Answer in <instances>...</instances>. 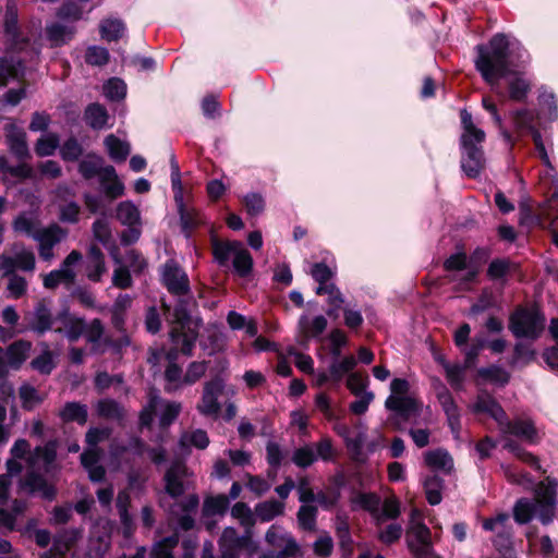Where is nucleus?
<instances>
[{
  "instance_id": "1a4fd4ad",
  "label": "nucleus",
  "mask_w": 558,
  "mask_h": 558,
  "mask_svg": "<svg viewBox=\"0 0 558 558\" xmlns=\"http://www.w3.org/2000/svg\"><path fill=\"white\" fill-rule=\"evenodd\" d=\"M181 409V403L162 400L155 391H150L149 401L140 415L141 425H150L154 420V415L159 413L160 425L165 428L178 417Z\"/></svg>"
},
{
  "instance_id": "e433bc0d",
  "label": "nucleus",
  "mask_w": 558,
  "mask_h": 558,
  "mask_svg": "<svg viewBox=\"0 0 558 558\" xmlns=\"http://www.w3.org/2000/svg\"><path fill=\"white\" fill-rule=\"evenodd\" d=\"M14 398V388L11 384L3 383L0 385V445L5 444L9 439V433L4 428L3 423L7 418L5 403Z\"/></svg>"
},
{
  "instance_id": "0eeeda50",
  "label": "nucleus",
  "mask_w": 558,
  "mask_h": 558,
  "mask_svg": "<svg viewBox=\"0 0 558 558\" xmlns=\"http://www.w3.org/2000/svg\"><path fill=\"white\" fill-rule=\"evenodd\" d=\"M213 253L220 266H226L230 258L235 272L246 277L253 268V258L250 252L239 241H213Z\"/></svg>"
},
{
  "instance_id": "8fccbe9b",
  "label": "nucleus",
  "mask_w": 558,
  "mask_h": 558,
  "mask_svg": "<svg viewBox=\"0 0 558 558\" xmlns=\"http://www.w3.org/2000/svg\"><path fill=\"white\" fill-rule=\"evenodd\" d=\"M283 511V504L277 501V500H268L258 504L255 507V514L257 518H259L263 522L271 521L274 518L282 513Z\"/></svg>"
},
{
  "instance_id": "72a5a7b5",
  "label": "nucleus",
  "mask_w": 558,
  "mask_h": 558,
  "mask_svg": "<svg viewBox=\"0 0 558 558\" xmlns=\"http://www.w3.org/2000/svg\"><path fill=\"white\" fill-rule=\"evenodd\" d=\"M102 157L94 154L85 156L78 163V172L86 180L97 177L101 178V172L105 169Z\"/></svg>"
},
{
  "instance_id": "37998d69",
  "label": "nucleus",
  "mask_w": 558,
  "mask_h": 558,
  "mask_svg": "<svg viewBox=\"0 0 558 558\" xmlns=\"http://www.w3.org/2000/svg\"><path fill=\"white\" fill-rule=\"evenodd\" d=\"M118 220L126 225H141V214L135 204L130 201L121 202L117 207Z\"/></svg>"
},
{
  "instance_id": "774afa93",
  "label": "nucleus",
  "mask_w": 558,
  "mask_h": 558,
  "mask_svg": "<svg viewBox=\"0 0 558 558\" xmlns=\"http://www.w3.org/2000/svg\"><path fill=\"white\" fill-rule=\"evenodd\" d=\"M515 269V265L508 259H495L489 264L487 274L492 279H500Z\"/></svg>"
},
{
  "instance_id": "69168bd1",
  "label": "nucleus",
  "mask_w": 558,
  "mask_h": 558,
  "mask_svg": "<svg viewBox=\"0 0 558 558\" xmlns=\"http://www.w3.org/2000/svg\"><path fill=\"white\" fill-rule=\"evenodd\" d=\"M104 94L110 100H120L124 98L126 94L125 83L117 77L110 78L104 85Z\"/></svg>"
},
{
  "instance_id": "052dcab7",
  "label": "nucleus",
  "mask_w": 558,
  "mask_h": 558,
  "mask_svg": "<svg viewBox=\"0 0 558 558\" xmlns=\"http://www.w3.org/2000/svg\"><path fill=\"white\" fill-rule=\"evenodd\" d=\"M179 536L173 534L156 543L153 547V558H173L172 549L178 545Z\"/></svg>"
},
{
  "instance_id": "2eb2a0df",
  "label": "nucleus",
  "mask_w": 558,
  "mask_h": 558,
  "mask_svg": "<svg viewBox=\"0 0 558 558\" xmlns=\"http://www.w3.org/2000/svg\"><path fill=\"white\" fill-rule=\"evenodd\" d=\"M162 282L170 293L177 295L185 294L190 289L185 271L174 260H168L163 265Z\"/></svg>"
},
{
  "instance_id": "79ce46f5",
  "label": "nucleus",
  "mask_w": 558,
  "mask_h": 558,
  "mask_svg": "<svg viewBox=\"0 0 558 558\" xmlns=\"http://www.w3.org/2000/svg\"><path fill=\"white\" fill-rule=\"evenodd\" d=\"M110 158L117 162L124 161L130 154V145L116 137L114 135H108L105 140Z\"/></svg>"
},
{
  "instance_id": "4c0bfd02",
  "label": "nucleus",
  "mask_w": 558,
  "mask_h": 558,
  "mask_svg": "<svg viewBox=\"0 0 558 558\" xmlns=\"http://www.w3.org/2000/svg\"><path fill=\"white\" fill-rule=\"evenodd\" d=\"M316 293L318 295L327 294L328 295V303L330 305V308L327 311V315L330 317H338V311L341 308L342 304L344 303V298L340 290L335 286H322L317 287Z\"/></svg>"
},
{
  "instance_id": "bb28decb",
  "label": "nucleus",
  "mask_w": 558,
  "mask_h": 558,
  "mask_svg": "<svg viewBox=\"0 0 558 558\" xmlns=\"http://www.w3.org/2000/svg\"><path fill=\"white\" fill-rule=\"evenodd\" d=\"M7 143L10 151L20 160H24L29 156V149L26 143V133L10 125L7 133Z\"/></svg>"
},
{
  "instance_id": "aec40b11",
  "label": "nucleus",
  "mask_w": 558,
  "mask_h": 558,
  "mask_svg": "<svg viewBox=\"0 0 558 558\" xmlns=\"http://www.w3.org/2000/svg\"><path fill=\"white\" fill-rule=\"evenodd\" d=\"M470 410L474 414L489 415L498 423V426L501 425L507 416L500 404L487 392L478 393L475 402L470 405Z\"/></svg>"
},
{
  "instance_id": "0e129e2a",
  "label": "nucleus",
  "mask_w": 558,
  "mask_h": 558,
  "mask_svg": "<svg viewBox=\"0 0 558 558\" xmlns=\"http://www.w3.org/2000/svg\"><path fill=\"white\" fill-rule=\"evenodd\" d=\"M59 145V137L56 134H47L40 137L35 146V151L40 157L51 156Z\"/></svg>"
},
{
  "instance_id": "c756f323",
  "label": "nucleus",
  "mask_w": 558,
  "mask_h": 558,
  "mask_svg": "<svg viewBox=\"0 0 558 558\" xmlns=\"http://www.w3.org/2000/svg\"><path fill=\"white\" fill-rule=\"evenodd\" d=\"M107 268L105 257L100 248L92 246L88 252L86 262V276L90 281L99 282Z\"/></svg>"
},
{
  "instance_id": "bf43d9fd",
  "label": "nucleus",
  "mask_w": 558,
  "mask_h": 558,
  "mask_svg": "<svg viewBox=\"0 0 558 558\" xmlns=\"http://www.w3.org/2000/svg\"><path fill=\"white\" fill-rule=\"evenodd\" d=\"M209 444L207 433L203 429H195L182 434L180 445L182 447L194 446L197 449H205Z\"/></svg>"
},
{
  "instance_id": "f704fd0d",
  "label": "nucleus",
  "mask_w": 558,
  "mask_h": 558,
  "mask_svg": "<svg viewBox=\"0 0 558 558\" xmlns=\"http://www.w3.org/2000/svg\"><path fill=\"white\" fill-rule=\"evenodd\" d=\"M425 463L433 470L450 472L453 468V461L450 454L442 450L436 449L425 452L424 454Z\"/></svg>"
},
{
  "instance_id": "412c9836",
  "label": "nucleus",
  "mask_w": 558,
  "mask_h": 558,
  "mask_svg": "<svg viewBox=\"0 0 558 558\" xmlns=\"http://www.w3.org/2000/svg\"><path fill=\"white\" fill-rule=\"evenodd\" d=\"M437 399L446 413L448 425L452 433L459 434L461 428L460 411L451 393L445 386H440L437 391Z\"/></svg>"
},
{
  "instance_id": "58836bf2",
  "label": "nucleus",
  "mask_w": 558,
  "mask_h": 558,
  "mask_svg": "<svg viewBox=\"0 0 558 558\" xmlns=\"http://www.w3.org/2000/svg\"><path fill=\"white\" fill-rule=\"evenodd\" d=\"M63 422H76L84 425L87 422V407L78 402H68L60 411Z\"/></svg>"
},
{
  "instance_id": "6e6d98bb",
  "label": "nucleus",
  "mask_w": 558,
  "mask_h": 558,
  "mask_svg": "<svg viewBox=\"0 0 558 558\" xmlns=\"http://www.w3.org/2000/svg\"><path fill=\"white\" fill-rule=\"evenodd\" d=\"M231 515L240 522L244 530L252 531L255 517L246 504L236 502L231 509Z\"/></svg>"
},
{
  "instance_id": "4d7b16f0",
  "label": "nucleus",
  "mask_w": 558,
  "mask_h": 558,
  "mask_svg": "<svg viewBox=\"0 0 558 558\" xmlns=\"http://www.w3.org/2000/svg\"><path fill=\"white\" fill-rule=\"evenodd\" d=\"M504 447L513 453L519 460L531 465L535 470L541 471V464L538 462L537 457L533 456L531 452L526 451L522 447H520L515 441L511 439H507Z\"/></svg>"
},
{
  "instance_id": "f3484780",
  "label": "nucleus",
  "mask_w": 558,
  "mask_h": 558,
  "mask_svg": "<svg viewBox=\"0 0 558 558\" xmlns=\"http://www.w3.org/2000/svg\"><path fill=\"white\" fill-rule=\"evenodd\" d=\"M198 504V496L191 494L171 507V515L177 520L180 529L189 531L194 526L193 514L196 512Z\"/></svg>"
},
{
  "instance_id": "423d86ee",
  "label": "nucleus",
  "mask_w": 558,
  "mask_h": 558,
  "mask_svg": "<svg viewBox=\"0 0 558 558\" xmlns=\"http://www.w3.org/2000/svg\"><path fill=\"white\" fill-rule=\"evenodd\" d=\"M167 312V320L171 325L170 337L174 345L184 354H191L198 336L199 320L193 318L183 303H179L173 311L162 304Z\"/></svg>"
},
{
  "instance_id": "f8f14e48",
  "label": "nucleus",
  "mask_w": 558,
  "mask_h": 558,
  "mask_svg": "<svg viewBox=\"0 0 558 558\" xmlns=\"http://www.w3.org/2000/svg\"><path fill=\"white\" fill-rule=\"evenodd\" d=\"M225 387V380L220 377H215L204 384L202 398L196 405L202 415L218 417L221 410L219 397L222 395Z\"/></svg>"
},
{
  "instance_id": "a211bd4d",
  "label": "nucleus",
  "mask_w": 558,
  "mask_h": 558,
  "mask_svg": "<svg viewBox=\"0 0 558 558\" xmlns=\"http://www.w3.org/2000/svg\"><path fill=\"white\" fill-rule=\"evenodd\" d=\"M499 428L504 434L517 436L530 444L538 441L537 430L531 418L518 417L510 422L506 417Z\"/></svg>"
},
{
  "instance_id": "7ed1b4c3",
  "label": "nucleus",
  "mask_w": 558,
  "mask_h": 558,
  "mask_svg": "<svg viewBox=\"0 0 558 558\" xmlns=\"http://www.w3.org/2000/svg\"><path fill=\"white\" fill-rule=\"evenodd\" d=\"M557 487L558 482L551 477L539 482L535 487L534 499L521 498L515 502L514 520L524 524L536 515L544 524L551 522L555 517Z\"/></svg>"
},
{
  "instance_id": "f03ea898",
  "label": "nucleus",
  "mask_w": 558,
  "mask_h": 558,
  "mask_svg": "<svg viewBox=\"0 0 558 558\" xmlns=\"http://www.w3.org/2000/svg\"><path fill=\"white\" fill-rule=\"evenodd\" d=\"M57 440H49L43 446H37L31 451V446L25 439H17L11 448V454L15 459H25L29 471L20 480V489L32 495H39L44 499L52 500L56 497V487L36 470L45 474H52L58 471Z\"/></svg>"
},
{
  "instance_id": "9d476101",
  "label": "nucleus",
  "mask_w": 558,
  "mask_h": 558,
  "mask_svg": "<svg viewBox=\"0 0 558 558\" xmlns=\"http://www.w3.org/2000/svg\"><path fill=\"white\" fill-rule=\"evenodd\" d=\"M409 388L408 380L395 378L390 384L391 395L385 402L388 410L396 412L403 418H409L418 411L417 401L408 393Z\"/></svg>"
},
{
  "instance_id": "ea45409f",
  "label": "nucleus",
  "mask_w": 558,
  "mask_h": 558,
  "mask_svg": "<svg viewBox=\"0 0 558 558\" xmlns=\"http://www.w3.org/2000/svg\"><path fill=\"white\" fill-rule=\"evenodd\" d=\"M356 428V434L354 436H349L345 441V446L355 461H362L364 460L363 446L366 440V427L364 424L359 423Z\"/></svg>"
},
{
  "instance_id": "680f3d73",
  "label": "nucleus",
  "mask_w": 558,
  "mask_h": 558,
  "mask_svg": "<svg viewBox=\"0 0 558 558\" xmlns=\"http://www.w3.org/2000/svg\"><path fill=\"white\" fill-rule=\"evenodd\" d=\"M22 405L25 410H33L36 405L41 402V398L38 391L31 385L24 384L19 390Z\"/></svg>"
},
{
  "instance_id": "6ab92c4d",
  "label": "nucleus",
  "mask_w": 558,
  "mask_h": 558,
  "mask_svg": "<svg viewBox=\"0 0 558 558\" xmlns=\"http://www.w3.org/2000/svg\"><path fill=\"white\" fill-rule=\"evenodd\" d=\"M510 517L507 513H499L494 518L483 521V529L496 534L494 544L497 548H508L511 539V531L509 527Z\"/></svg>"
},
{
  "instance_id": "c9c22d12",
  "label": "nucleus",
  "mask_w": 558,
  "mask_h": 558,
  "mask_svg": "<svg viewBox=\"0 0 558 558\" xmlns=\"http://www.w3.org/2000/svg\"><path fill=\"white\" fill-rule=\"evenodd\" d=\"M356 359L353 355H347L341 360H333L329 365V373L331 381L339 385L342 378L356 366Z\"/></svg>"
},
{
  "instance_id": "5701e85b",
  "label": "nucleus",
  "mask_w": 558,
  "mask_h": 558,
  "mask_svg": "<svg viewBox=\"0 0 558 558\" xmlns=\"http://www.w3.org/2000/svg\"><path fill=\"white\" fill-rule=\"evenodd\" d=\"M56 319L52 318L51 312L45 301H40L36 304L29 318V328L43 335L53 328Z\"/></svg>"
},
{
  "instance_id": "cd10ccee",
  "label": "nucleus",
  "mask_w": 558,
  "mask_h": 558,
  "mask_svg": "<svg viewBox=\"0 0 558 558\" xmlns=\"http://www.w3.org/2000/svg\"><path fill=\"white\" fill-rule=\"evenodd\" d=\"M32 349V343L25 340H17L10 344L4 350V357L9 369H19L20 366L26 361L28 353Z\"/></svg>"
},
{
  "instance_id": "09e8293b",
  "label": "nucleus",
  "mask_w": 558,
  "mask_h": 558,
  "mask_svg": "<svg viewBox=\"0 0 558 558\" xmlns=\"http://www.w3.org/2000/svg\"><path fill=\"white\" fill-rule=\"evenodd\" d=\"M171 169H172L171 183H172V190L174 193V202L177 204L179 214H181L182 211H184L187 208L184 205L183 187H182L181 178H180V169H179V165L177 163L174 157L171 158Z\"/></svg>"
},
{
  "instance_id": "de8ad7c7",
  "label": "nucleus",
  "mask_w": 558,
  "mask_h": 558,
  "mask_svg": "<svg viewBox=\"0 0 558 558\" xmlns=\"http://www.w3.org/2000/svg\"><path fill=\"white\" fill-rule=\"evenodd\" d=\"M85 120L93 129H102L107 124L108 113L99 104H92L85 111Z\"/></svg>"
},
{
  "instance_id": "4be33fe9",
  "label": "nucleus",
  "mask_w": 558,
  "mask_h": 558,
  "mask_svg": "<svg viewBox=\"0 0 558 558\" xmlns=\"http://www.w3.org/2000/svg\"><path fill=\"white\" fill-rule=\"evenodd\" d=\"M56 322L60 323V326L56 327L54 331L64 332L65 337L72 342L84 333L85 322L68 312L59 314Z\"/></svg>"
},
{
  "instance_id": "864d4df0",
  "label": "nucleus",
  "mask_w": 558,
  "mask_h": 558,
  "mask_svg": "<svg viewBox=\"0 0 558 558\" xmlns=\"http://www.w3.org/2000/svg\"><path fill=\"white\" fill-rule=\"evenodd\" d=\"M410 533L416 537L420 544H428L429 529L422 522L421 513L416 509H413L411 513Z\"/></svg>"
},
{
  "instance_id": "e2e57ef3",
  "label": "nucleus",
  "mask_w": 558,
  "mask_h": 558,
  "mask_svg": "<svg viewBox=\"0 0 558 558\" xmlns=\"http://www.w3.org/2000/svg\"><path fill=\"white\" fill-rule=\"evenodd\" d=\"M535 117L529 110H518L513 113L514 126L522 132H529L533 135V131H537L534 126Z\"/></svg>"
},
{
  "instance_id": "2f4dec72",
  "label": "nucleus",
  "mask_w": 558,
  "mask_h": 558,
  "mask_svg": "<svg viewBox=\"0 0 558 558\" xmlns=\"http://www.w3.org/2000/svg\"><path fill=\"white\" fill-rule=\"evenodd\" d=\"M24 74L21 60L13 57L0 58V86H5L10 81L20 80Z\"/></svg>"
},
{
  "instance_id": "f257e3e1",
  "label": "nucleus",
  "mask_w": 558,
  "mask_h": 558,
  "mask_svg": "<svg viewBox=\"0 0 558 558\" xmlns=\"http://www.w3.org/2000/svg\"><path fill=\"white\" fill-rule=\"evenodd\" d=\"M475 68L496 93L500 92V80H507L509 95L513 100L525 98L529 84L520 74L526 62V51L521 44L505 34H496L486 45L476 47Z\"/></svg>"
},
{
  "instance_id": "a878e982",
  "label": "nucleus",
  "mask_w": 558,
  "mask_h": 558,
  "mask_svg": "<svg viewBox=\"0 0 558 558\" xmlns=\"http://www.w3.org/2000/svg\"><path fill=\"white\" fill-rule=\"evenodd\" d=\"M266 542L276 548H281L279 553H288V557L293 555L296 549V543L281 527L271 525L265 536Z\"/></svg>"
},
{
  "instance_id": "4468645a",
  "label": "nucleus",
  "mask_w": 558,
  "mask_h": 558,
  "mask_svg": "<svg viewBox=\"0 0 558 558\" xmlns=\"http://www.w3.org/2000/svg\"><path fill=\"white\" fill-rule=\"evenodd\" d=\"M66 236V231L59 225L53 223L47 228L39 229L34 234L38 242V253L41 259L50 262L53 258V247Z\"/></svg>"
},
{
  "instance_id": "c85d7f7f",
  "label": "nucleus",
  "mask_w": 558,
  "mask_h": 558,
  "mask_svg": "<svg viewBox=\"0 0 558 558\" xmlns=\"http://www.w3.org/2000/svg\"><path fill=\"white\" fill-rule=\"evenodd\" d=\"M110 256L116 264V268L112 275V284L120 289H128L132 287L133 280L130 269H128V266L124 264L122 257L120 256L118 247L113 246L110 250Z\"/></svg>"
},
{
  "instance_id": "a19ab883",
  "label": "nucleus",
  "mask_w": 558,
  "mask_h": 558,
  "mask_svg": "<svg viewBox=\"0 0 558 558\" xmlns=\"http://www.w3.org/2000/svg\"><path fill=\"white\" fill-rule=\"evenodd\" d=\"M179 215L182 230L185 233L186 238H190L192 232L199 226L206 223L205 216L199 210H196L194 208H187Z\"/></svg>"
},
{
  "instance_id": "338daca9",
  "label": "nucleus",
  "mask_w": 558,
  "mask_h": 558,
  "mask_svg": "<svg viewBox=\"0 0 558 558\" xmlns=\"http://www.w3.org/2000/svg\"><path fill=\"white\" fill-rule=\"evenodd\" d=\"M317 509L314 506L303 505L298 512V521L303 530L312 531L316 524Z\"/></svg>"
},
{
  "instance_id": "a18cd8bd",
  "label": "nucleus",
  "mask_w": 558,
  "mask_h": 558,
  "mask_svg": "<svg viewBox=\"0 0 558 558\" xmlns=\"http://www.w3.org/2000/svg\"><path fill=\"white\" fill-rule=\"evenodd\" d=\"M125 26L121 20L106 19L100 24V35L107 41L118 40L124 34Z\"/></svg>"
},
{
  "instance_id": "7c9ffc66",
  "label": "nucleus",
  "mask_w": 558,
  "mask_h": 558,
  "mask_svg": "<svg viewBox=\"0 0 558 558\" xmlns=\"http://www.w3.org/2000/svg\"><path fill=\"white\" fill-rule=\"evenodd\" d=\"M327 327V319L323 315L310 318L307 315H302L299 319V329L303 341L310 338L318 337L324 332Z\"/></svg>"
},
{
  "instance_id": "20e7f679",
  "label": "nucleus",
  "mask_w": 558,
  "mask_h": 558,
  "mask_svg": "<svg viewBox=\"0 0 558 558\" xmlns=\"http://www.w3.org/2000/svg\"><path fill=\"white\" fill-rule=\"evenodd\" d=\"M463 132L461 134V168L470 178H476L485 167L482 143L485 141V132L478 129L468 110L460 113Z\"/></svg>"
},
{
  "instance_id": "6e6552de",
  "label": "nucleus",
  "mask_w": 558,
  "mask_h": 558,
  "mask_svg": "<svg viewBox=\"0 0 558 558\" xmlns=\"http://www.w3.org/2000/svg\"><path fill=\"white\" fill-rule=\"evenodd\" d=\"M545 318L537 310L518 308L509 319V329L517 338L536 339L544 329Z\"/></svg>"
},
{
  "instance_id": "3c124183",
  "label": "nucleus",
  "mask_w": 558,
  "mask_h": 558,
  "mask_svg": "<svg viewBox=\"0 0 558 558\" xmlns=\"http://www.w3.org/2000/svg\"><path fill=\"white\" fill-rule=\"evenodd\" d=\"M229 497L226 495H217L207 497L203 505L205 515L223 514L229 507Z\"/></svg>"
},
{
  "instance_id": "39448f33",
  "label": "nucleus",
  "mask_w": 558,
  "mask_h": 558,
  "mask_svg": "<svg viewBox=\"0 0 558 558\" xmlns=\"http://www.w3.org/2000/svg\"><path fill=\"white\" fill-rule=\"evenodd\" d=\"M145 452L155 464L166 461V450L162 447L146 448L142 439L136 436L114 437L109 445V464L118 470L124 465H131L134 457H142Z\"/></svg>"
},
{
  "instance_id": "473e14b6",
  "label": "nucleus",
  "mask_w": 558,
  "mask_h": 558,
  "mask_svg": "<svg viewBox=\"0 0 558 558\" xmlns=\"http://www.w3.org/2000/svg\"><path fill=\"white\" fill-rule=\"evenodd\" d=\"M78 536L80 532L77 530L63 531L58 534L53 539L50 556L52 558H62L74 545Z\"/></svg>"
},
{
  "instance_id": "9b49d317",
  "label": "nucleus",
  "mask_w": 558,
  "mask_h": 558,
  "mask_svg": "<svg viewBox=\"0 0 558 558\" xmlns=\"http://www.w3.org/2000/svg\"><path fill=\"white\" fill-rule=\"evenodd\" d=\"M254 543L253 531L245 530L239 535L234 527L227 526L218 541L221 558H240L241 550L247 555L254 549Z\"/></svg>"
},
{
  "instance_id": "c03bdc74",
  "label": "nucleus",
  "mask_w": 558,
  "mask_h": 558,
  "mask_svg": "<svg viewBox=\"0 0 558 558\" xmlns=\"http://www.w3.org/2000/svg\"><path fill=\"white\" fill-rule=\"evenodd\" d=\"M183 376L184 374H182L181 367L174 363H170L165 371V390L168 393H172L183 388L185 386V383H183Z\"/></svg>"
},
{
  "instance_id": "393cba45",
  "label": "nucleus",
  "mask_w": 558,
  "mask_h": 558,
  "mask_svg": "<svg viewBox=\"0 0 558 558\" xmlns=\"http://www.w3.org/2000/svg\"><path fill=\"white\" fill-rule=\"evenodd\" d=\"M101 450L99 448L87 447L81 454V463L93 482H101L106 474L105 468L99 464Z\"/></svg>"
},
{
  "instance_id": "b1692460",
  "label": "nucleus",
  "mask_w": 558,
  "mask_h": 558,
  "mask_svg": "<svg viewBox=\"0 0 558 558\" xmlns=\"http://www.w3.org/2000/svg\"><path fill=\"white\" fill-rule=\"evenodd\" d=\"M106 197L116 199L124 194V184L112 166H106L98 180Z\"/></svg>"
},
{
  "instance_id": "603ef678",
  "label": "nucleus",
  "mask_w": 558,
  "mask_h": 558,
  "mask_svg": "<svg viewBox=\"0 0 558 558\" xmlns=\"http://www.w3.org/2000/svg\"><path fill=\"white\" fill-rule=\"evenodd\" d=\"M291 459L292 462L299 468L306 469L311 466L315 461H317L314 446L312 444H307L296 448L293 451Z\"/></svg>"
},
{
  "instance_id": "ddd939ff",
  "label": "nucleus",
  "mask_w": 558,
  "mask_h": 558,
  "mask_svg": "<svg viewBox=\"0 0 558 558\" xmlns=\"http://www.w3.org/2000/svg\"><path fill=\"white\" fill-rule=\"evenodd\" d=\"M81 260L82 254L77 251H72L62 262L59 269L52 270L44 277L45 288L54 289L59 284H73L76 277L74 266H76Z\"/></svg>"
},
{
  "instance_id": "49530a36",
  "label": "nucleus",
  "mask_w": 558,
  "mask_h": 558,
  "mask_svg": "<svg viewBox=\"0 0 558 558\" xmlns=\"http://www.w3.org/2000/svg\"><path fill=\"white\" fill-rule=\"evenodd\" d=\"M38 220L31 214L22 213L13 221L12 227L15 232L24 233L34 239V234L37 233Z\"/></svg>"
},
{
  "instance_id": "dca6fc26",
  "label": "nucleus",
  "mask_w": 558,
  "mask_h": 558,
  "mask_svg": "<svg viewBox=\"0 0 558 558\" xmlns=\"http://www.w3.org/2000/svg\"><path fill=\"white\" fill-rule=\"evenodd\" d=\"M187 476L189 471L184 463H172L165 474V489L167 494L172 498L181 496L190 484Z\"/></svg>"
},
{
  "instance_id": "13d9d810",
  "label": "nucleus",
  "mask_w": 558,
  "mask_h": 558,
  "mask_svg": "<svg viewBox=\"0 0 558 558\" xmlns=\"http://www.w3.org/2000/svg\"><path fill=\"white\" fill-rule=\"evenodd\" d=\"M442 481L437 475L427 476L424 481V489L428 502L433 506L441 501Z\"/></svg>"
},
{
  "instance_id": "5fc2aeb1",
  "label": "nucleus",
  "mask_w": 558,
  "mask_h": 558,
  "mask_svg": "<svg viewBox=\"0 0 558 558\" xmlns=\"http://www.w3.org/2000/svg\"><path fill=\"white\" fill-rule=\"evenodd\" d=\"M4 31L9 41L16 44L19 37L17 9L14 3L7 4Z\"/></svg>"
}]
</instances>
